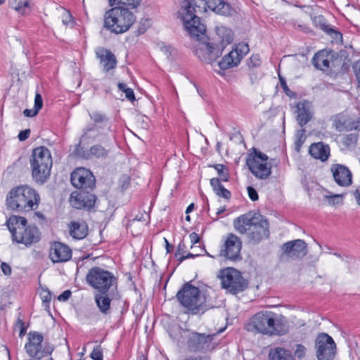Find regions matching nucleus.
Segmentation results:
<instances>
[{"label": "nucleus", "instance_id": "e433bc0d", "mask_svg": "<svg viewBox=\"0 0 360 360\" xmlns=\"http://www.w3.org/2000/svg\"><path fill=\"white\" fill-rule=\"evenodd\" d=\"M110 6L119 5L118 6H130L131 8H136L139 6L141 0H108Z\"/></svg>", "mask_w": 360, "mask_h": 360}, {"label": "nucleus", "instance_id": "a878e982", "mask_svg": "<svg viewBox=\"0 0 360 360\" xmlns=\"http://www.w3.org/2000/svg\"><path fill=\"white\" fill-rule=\"evenodd\" d=\"M297 122L301 127L306 125L313 117L311 105L307 101H302L297 104Z\"/></svg>", "mask_w": 360, "mask_h": 360}, {"label": "nucleus", "instance_id": "603ef678", "mask_svg": "<svg viewBox=\"0 0 360 360\" xmlns=\"http://www.w3.org/2000/svg\"><path fill=\"white\" fill-rule=\"evenodd\" d=\"M62 22L65 25H68L72 22V15L71 14L65 11L62 16Z\"/></svg>", "mask_w": 360, "mask_h": 360}, {"label": "nucleus", "instance_id": "864d4df0", "mask_svg": "<svg viewBox=\"0 0 360 360\" xmlns=\"http://www.w3.org/2000/svg\"><path fill=\"white\" fill-rule=\"evenodd\" d=\"M354 72L360 85V60L356 61L353 65Z\"/></svg>", "mask_w": 360, "mask_h": 360}, {"label": "nucleus", "instance_id": "7ed1b4c3", "mask_svg": "<svg viewBox=\"0 0 360 360\" xmlns=\"http://www.w3.org/2000/svg\"><path fill=\"white\" fill-rule=\"evenodd\" d=\"M39 201V195L28 186H18L11 189L6 198L8 208L18 212L35 210Z\"/></svg>", "mask_w": 360, "mask_h": 360}, {"label": "nucleus", "instance_id": "6e6d98bb", "mask_svg": "<svg viewBox=\"0 0 360 360\" xmlns=\"http://www.w3.org/2000/svg\"><path fill=\"white\" fill-rule=\"evenodd\" d=\"M1 269L2 272L6 276H9L12 273V269H11V266L6 262L1 263Z\"/></svg>", "mask_w": 360, "mask_h": 360}, {"label": "nucleus", "instance_id": "f704fd0d", "mask_svg": "<svg viewBox=\"0 0 360 360\" xmlns=\"http://www.w3.org/2000/svg\"><path fill=\"white\" fill-rule=\"evenodd\" d=\"M269 358L270 360H295L288 350L281 347L271 349Z\"/></svg>", "mask_w": 360, "mask_h": 360}, {"label": "nucleus", "instance_id": "2eb2a0df", "mask_svg": "<svg viewBox=\"0 0 360 360\" xmlns=\"http://www.w3.org/2000/svg\"><path fill=\"white\" fill-rule=\"evenodd\" d=\"M241 248L240 239L233 233H229L221 247L219 255L231 261L240 260L242 259Z\"/></svg>", "mask_w": 360, "mask_h": 360}, {"label": "nucleus", "instance_id": "de8ad7c7", "mask_svg": "<svg viewBox=\"0 0 360 360\" xmlns=\"http://www.w3.org/2000/svg\"><path fill=\"white\" fill-rule=\"evenodd\" d=\"M43 106V100L41 96L37 93L34 98V109L39 112Z\"/></svg>", "mask_w": 360, "mask_h": 360}, {"label": "nucleus", "instance_id": "a211bd4d", "mask_svg": "<svg viewBox=\"0 0 360 360\" xmlns=\"http://www.w3.org/2000/svg\"><path fill=\"white\" fill-rule=\"evenodd\" d=\"M282 257L291 259L303 258L307 254V243L300 239L293 240L285 243L282 247Z\"/></svg>", "mask_w": 360, "mask_h": 360}, {"label": "nucleus", "instance_id": "5fc2aeb1", "mask_svg": "<svg viewBox=\"0 0 360 360\" xmlns=\"http://www.w3.org/2000/svg\"><path fill=\"white\" fill-rule=\"evenodd\" d=\"M71 295L72 292L70 290H66L58 296V300L60 302H65L71 297Z\"/></svg>", "mask_w": 360, "mask_h": 360}, {"label": "nucleus", "instance_id": "b1692460", "mask_svg": "<svg viewBox=\"0 0 360 360\" xmlns=\"http://www.w3.org/2000/svg\"><path fill=\"white\" fill-rule=\"evenodd\" d=\"M120 297L117 290H110L107 292H99L95 295L94 300L99 311L103 314H108L110 311V303L115 297Z\"/></svg>", "mask_w": 360, "mask_h": 360}, {"label": "nucleus", "instance_id": "9b49d317", "mask_svg": "<svg viewBox=\"0 0 360 360\" xmlns=\"http://www.w3.org/2000/svg\"><path fill=\"white\" fill-rule=\"evenodd\" d=\"M27 339L25 349L30 358L41 360L44 357L51 355L54 350V347L52 345L42 344L44 337L38 332H30Z\"/></svg>", "mask_w": 360, "mask_h": 360}, {"label": "nucleus", "instance_id": "79ce46f5", "mask_svg": "<svg viewBox=\"0 0 360 360\" xmlns=\"http://www.w3.org/2000/svg\"><path fill=\"white\" fill-rule=\"evenodd\" d=\"M358 140V136L356 134H349L345 137L344 143L347 147H352L355 146Z\"/></svg>", "mask_w": 360, "mask_h": 360}, {"label": "nucleus", "instance_id": "9d476101", "mask_svg": "<svg viewBox=\"0 0 360 360\" xmlns=\"http://www.w3.org/2000/svg\"><path fill=\"white\" fill-rule=\"evenodd\" d=\"M190 35L196 40L195 54L202 62L211 64L221 56L222 53L220 51V48H218L214 42L210 43L207 41L205 32H203V37L200 35L198 37L193 34Z\"/></svg>", "mask_w": 360, "mask_h": 360}, {"label": "nucleus", "instance_id": "f8f14e48", "mask_svg": "<svg viewBox=\"0 0 360 360\" xmlns=\"http://www.w3.org/2000/svg\"><path fill=\"white\" fill-rule=\"evenodd\" d=\"M219 278L221 288L233 295L243 292L248 285V281L242 276L240 272L233 268L221 271Z\"/></svg>", "mask_w": 360, "mask_h": 360}, {"label": "nucleus", "instance_id": "58836bf2", "mask_svg": "<svg viewBox=\"0 0 360 360\" xmlns=\"http://www.w3.org/2000/svg\"><path fill=\"white\" fill-rule=\"evenodd\" d=\"M321 27L322 30L330 34L335 40H340L342 39V34L339 31L330 27L328 25L323 23L321 24Z\"/></svg>", "mask_w": 360, "mask_h": 360}, {"label": "nucleus", "instance_id": "1a4fd4ad", "mask_svg": "<svg viewBox=\"0 0 360 360\" xmlns=\"http://www.w3.org/2000/svg\"><path fill=\"white\" fill-rule=\"evenodd\" d=\"M252 150V153L247 158L246 165L257 179L266 180L271 174V165L267 162L269 158L265 153L256 148Z\"/></svg>", "mask_w": 360, "mask_h": 360}, {"label": "nucleus", "instance_id": "4468645a", "mask_svg": "<svg viewBox=\"0 0 360 360\" xmlns=\"http://www.w3.org/2000/svg\"><path fill=\"white\" fill-rule=\"evenodd\" d=\"M215 335L198 332L190 333L186 342L188 349L191 352H212L215 347L214 343L212 342Z\"/></svg>", "mask_w": 360, "mask_h": 360}, {"label": "nucleus", "instance_id": "69168bd1", "mask_svg": "<svg viewBox=\"0 0 360 360\" xmlns=\"http://www.w3.org/2000/svg\"><path fill=\"white\" fill-rule=\"evenodd\" d=\"M172 48L169 46L164 45L161 46V50L165 53L167 58H169L172 56Z\"/></svg>", "mask_w": 360, "mask_h": 360}, {"label": "nucleus", "instance_id": "6ab92c4d", "mask_svg": "<svg viewBox=\"0 0 360 360\" xmlns=\"http://www.w3.org/2000/svg\"><path fill=\"white\" fill-rule=\"evenodd\" d=\"M41 233L36 226H26L18 234H13V241L24 244L27 247L39 241Z\"/></svg>", "mask_w": 360, "mask_h": 360}, {"label": "nucleus", "instance_id": "4be33fe9", "mask_svg": "<svg viewBox=\"0 0 360 360\" xmlns=\"http://www.w3.org/2000/svg\"><path fill=\"white\" fill-rule=\"evenodd\" d=\"M96 58L99 60L103 70L105 72L115 69L117 66V59L114 53L107 49L99 47L96 51Z\"/></svg>", "mask_w": 360, "mask_h": 360}, {"label": "nucleus", "instance_id": "37998d69", "mask_svg": "<svg viewBox=\"0 0 360 360\" xmlns=\"http://www.w3.org/2000/svg\"><path fill=\"white\" fill-rule=\"evenodd\" d=\"M305 129H301L300 130L297 131L296 134L297 141L295 142L296 144V148L298 150L299 148L302 145V143L305 141Z\"/></svg>", "mask_w": 360, "mask_h": 360}, {"label": "nucleus", "instance_id": "c9c22d12", "mask_svg": "<svg viewBox=\"0 0 360 360\" xmlns=\"http://www.w3.org/2000/svg\"><path fill=\"white\" fill-rule=\"evenodd\" d=\"M30 0H12L10 1L11 7L21 15H25L31 11Z\"/></svg>", "mask_w": 360, "mask_h": 360}, {"label": "nucleus", "instance_id": "aec40b11", "mask_svg": "<svg viewBox=\"0 0 360 360\" xmlns=\"http://www.w3.org/2000/svg\"><path fill=\"white\" fill-rule=\"evenodd\" d=\"M49 258L53 263L65 262L72 257L71 249L60 242H53L50 247Z\"/></svg>", "mask_w": 360, "mask_h": 360}, {"label": "nucleus", "instance_id": "a18cd8bd", "mask_svg": "<svg viewBox=\"0 0 360 360\" xmlns=\"http://www.w3.org/2000/svg\"><path fill=\"white\" fill-rule=\"evenodd\" d=\"M261 59L259 55H252L248 61V65L249 68H257L260 66Z\"/></svg>", "mask_w": 360, "mask_h": 360}, {"label": "nucleus", "instance_id": "bb28decb", "mask_svg": "<svg viewBox=\"0 0 360 360\" xmlns=\"http://www.w3.org/2000/svg\"><path fill=\"white\" fill-rule=\"evenodd\" d=\"M215 30L219 41L214 43L218 48H220V51L222 53L224 48L228 44L232 43L233 40V32L231 29L224 25L217 26Z\"/></svg>", "mask_w": 360, "mask_h": 360}, {"label": "nucleus", "instance_id": "39448f33", "mask_svg": "<svg viewBox=\"0 0 360 360\" xmlns=\"http://www.w3.org/2000/svg\"><path fill=\"white\" fill-rule=\"evenodd\" d=\"M271 311H260L255 314L247 325V330L269 335H282L288 328L281 320L276 319Z\"/></svg>", "mask_w": 360, "mask_h": 360}, {"label": "nucleus", "instance_id": "ddd939ff", "mask_svg": "<svg viewBox=\"0 0 360 360\" xmlns=\"http://www.w3.org/2000/svg\"><path fill=\"white\" fill-rule=\"evenodd\" d=\"M314 350L317 360H334L337 354L336 343L328 334L321 333L315 339Z\"/></svg>", "mask_w": 360, "mask_h": 360}, {"label": "nucleus", "instance_id": "dca6fc26", "mask_svg": "<svg viewBox=\"0 0 360 360\" xmlns=\"http://www.w3.org/2000/svg\"><path fill=\"white\" fill-rule=\"evenodd\" d=\"M70 181L73 186L82 191H92L96 184L92 172L84 167L75 169L71 174Z\"/></svg>", "mask_w": 360, "mask_h": 360}, {"label": "nucleus", "instance_id": "cd10ccee", "mask_svg": "<svg viewBox=\"0 0 360 360\" xmlns=\"http://www.w3.org/2000/svg\"><path fill=\"white\" fill-rule=\"evenodd\" d=\"M335 126L338 131H342L360 130V120H354L352 117H346L344 116L338 117L335 120Z\"/></svg>", "mask_w": 360, "mask_h": 360}, {"label": "nucleus", "instance_id": "72a5a7b5", "mask_svg": "<svg viewBox=\"0 0 360 360\" xmlns=\"http://www.w3.org/2000/svg\"><path fill=\"white\" fill-rule=\"evenodd\" d=\"M210 185L212 186L214 192L219 197L229 200L231 197V192L224 188L221 184L219 179L212 178L210 179Z\"/></svg>", "mask_w": 360, "mask_h": 360}, {"label": "nucleus", "instance_id": "393cba45", "mask_svg": "<svg viewBox=\"0 0 360 360\" xmlns=\"http://www.w3.org/2000/svg\"><path fill=\"white\" fill-rule=\"evenodd\" d=\"M89 115L94 123L89 126V131L97 130L103 134L105 131H111V122L105 114L99 112H93Z\"/></svg>", "mask_w": 360, "mask_h": 360}, {"label": "nucleus", "instance_id": "c756f323", "mask_svg": "<svg viewBox=\"0 0 360 360\" xmlns=\"http://www.w3.org/2000/svg\"><path fill=\"white\" fill-rule=\"evenodd\" d=\"M309 152L313 158L323 162L327 160L330 155V148L328 145L319 142L311 144Z\"/></svg>", "mask_w": 360, "mask_h": 360}, {"label": "nucleus", "instance_id": "4d7b16f0", "mask_svg": "<svg viewBox=\"0 0 360 360\" xmlns=\"http://www.w3.org/2000/svg\"><path fill=\"white\" fill-rule=\"evenodd\" d=\"M30 134V129H25L21 131L18 134V139L20 141H23L28 139L29 136Z\"/></svg>", "mask_w": 360, "mask_h": 360}, {"label": "nucleus", "instance_id": "052dcab7", "mask_svg": "<svg viewBox=\"0 0 360 360\" xmlns=\"http://www.w3.org/2000/svg\"><path fill=\"white\" fill-rule=\"evenodd\" d=\"M344 195L343 194H335L330 196V202L332 205H335L339 203V199H342Z\"/></svg>", "mask_w": 360, "mask_h": 360}, {"label": "nucleus", "instance_id": "f03ea898", "mask_svg": "<svg viewBox=\"0 0 360 360\" xmlns=\"http://www.w3.org/2000/svg\"><path fill=\"white\" fill-rule=\"evenodd\" d=\"M176 297L180 304L193 314L204 313L214 305L200 289L190 283H185L178 291Z\"/></svg>", "mask_w": 360, "mask_h": 360}, {"label": "nucleus", "instance_id": "338daca9", "mask_svg": "<svg viewBox=\"0 0 360 360\" xmlns=\"http://www.w3.org/2000/svg\"><path fill=\"white\" fill-rule=\"evenodd\" d=\"M354 195L357 203L360 205V188H357L354 193Z\"/></svg>", "mask_w": 360, "mask_h": 360}, {"label": "nucleus", "instance_id": "e2e57ef3", "mask_svg": "<svg viewBox=\"0 0 360 360\" xmlns=\"http://www.w3.org/2000/svg\"><path fill=\"white\" fill-rule=\"evenodd\" d=\"M37 113H38V112L36 111V110H34V108L33 109H25L23 111V115L25 117H32L35 116L36 115H37Z\"/></svg>", "mask_w": 360, "mask_h": 360}, {"label": "nucleus", "instance_id": "a19ab883", "mask_svg": "<svg viewBox=\"0 0 360 360\" xmlns=\"http://www.w3.org/2000/svg\"><path fill=\"white\" fill-rule=\"evenodd\" d=\"M88 130H89V126L86 127L84 129V133H83L82 137L86 138V139H96L100 136L103 135L102 132H99L97 130H94L92 131H89Z\"/></svg>", "mask_w": 360, "mask_h": 360}, {"label": "nucleus", "instance_id": "3c124183", "mask_svg": "<svg viewBox=\"0 0 360 360\" xmlns=\"http://www.w3.org/2000/svg\"><path fill=\"white\" fill-rule=\"evenodd\" d=\"M279 81L281 83V86L283 90L284 91V92L285 93V94L288 96H290V93H291V91L288 88L285 79L283 77H282L281 75H279Z\"/></svg>", "mask_w": 360, "mask_h": 360}, {"label": "nucleus", "instance_id": "09e8293b", "mask_svg": "<svg viewBox=\"0 0 360 360\" xmlns=\"http://www.w3.org/2000/svg\"><path fill=\"white\" fill-rule=\"evenodd\" d=\"M305 353H306V347L304 345L299 344L296 346V349L295 351V355L297 358L302 359V357L304 356Z\"/></svg>", "mask_w": 360, "mask_h": 360}, {"label": "nucleus", "instance_id": "0eeeda50", "mask_svg": "<svg viewBox=\"0 0 360 360\" xmlns=\"http://www.w3.org/2000/svg\"><path fill=\"white\" fill-rule=\"evenodd\" d=\"M32 176L39 184H44L50 176L52 167V158L49 150L40 146L33 149L30 158Z\"/></svg>", "mask_w": 360, "mask_h": 360}, {"label": "nucleus", "instance_id": "ea45409f", "mask_svg": "<svg viewBox=\"0 0 360 360\" xmlns=\"http://www.w3.org/2000/svg\"><path fill=\"white\" fill-rule=\"evenodd\" d=\"M41 299L43 302V306L45 309H49L51 300V294L49 290H42L40 293Z\"/></svg>", "mask_w": 360, "mask_h": 360}, {"label": "nucleus", "instance_id": "774afa93", "mask_svg": "<svg viewBox=\"0 0 360 360\" xmlns=\"http://www.w3.org/2000/svg\"><path fill=\"white\" fill-rule=\"evenodd\" d=\"M184 360H205V358H203L201 356H191L184 359Z\"/></svg>", "mask_w": 360, "mask_h": 360}, {"label": "nucleus", "instance_id": "0e129e2a", "mask_svg": "<svg viewBox=\"0 0 360 360\" xmlns=\"http://www.w3.org/2000/svg\"><path fill=\"white\" fill-rule=\"evenodd\" d=\"M189 237H190L191 242L193 244V245L198 243L200 240V237H199L198 234H197L195 232L191 233L190 234Z\"/></svg>", "mask_w": 360, "mask_h": 360}, {"label": "nucleus", "instance_id": "49530a36", "mask_svg": "<svg viewBox=\"0 0 360 360\" xmlns=\"http://www.w3.org/2000/svg\"><path fill=\"white\" fill-rule=\"evenodd\" d=\"M91 357L94 360H103V350L101 346H96L93 349L92 352L91 353Z\"/></svg>", "mask_w": 360, "mask_h": 360}, {"label": "nucleus", "instance_id": "7c9ffc66", "mask_svg": "<svg viewBox=\"0 0 360 360\" xmlns=\"http://www.w3.org/2000/svg\"><path fill=\"white\" fill-rule=\"evenodd\" d=\"M241 60V56L236 51H231L225 55L219 62L218 65L220 69L227 70L237 66Z\"/></svg>", "mask_w": 360, "mask_h": 360}, {"label": "nucleus", "instance_id": "c85d7f7f", "mask_svg": "<svg viewBox=\"0 0 360 360\" xmlns=\"http://www.w3.org/2000/svg\"><path fill=\"white\" fill-rule=\"evenodd\" d=\"M110 149L108 145L95 144L90 147L82 157L85 159L96 158L97 159H106L108 157Z\"/></svg>", "mask_w": 360, "mask_h": 360}, {"label": "nucleus", "instance_id": "6e6552de", "mask_svg": "<svg viewBox=\"0 0 360 360\" xmlns=\"http://www.w3.org/2000/svg\"><path fill=\"white\" fill-rule=\"evenodd\" d=\"M86 281L98 292H107L111 288L117 290V282L115 275L99 266H94L89 270Z\"/></svg>", "mask_w": 360, "mask_h": 360}, {"label": "nucleus", "instance_id": "4c0bfd02", "mask_svg": "<svg viewBox=\"0 0 360 360\" xmlns=\"http://www.w3.org/2000/svg\"><path fill=\"white\" fill-rule=\"evenodd\" d=\"M217 172L220 181H228L229 179V169L222 164H216L212 166Z\"/></svg>", "mask_w": 360, "mask_h": 360}, {"label": "nucleus", "instance_id": "c03bdc74", "mask_svg": "<svg viewBox=\"0 0 360 360\" xmlns=\"http://www.w3.org/2000/svg\"><path fill=\"white\" fill-rule=\"evenodd\" d=\"M233 51H236L240 55L242 59L249 52L250 49L248 44L241 43Z\"/></svg>", "mask_w": 360, "mask_h": 360}, {"label": "nucleus", "instance_id": "f257e3e1", "mask_svg": "<svg viewBox=\"0 0 360 360\" xmlns=\"http://www.w3.org/2000/svg\"><path fill=\"white\" fill-rule=\"evenodd\" d=\"M207 9L224 16H231L235 13V10L225 0H181L178 17L189 34L203 37V32H206L205 26L200 22L197 13H204Z\"/></svg>", "mask_w": 360, "mask_h": 360}, {"label": "nucleus", "instance_id": "13d9d810", "mask_svg": "<svg viewBox=\"0 0 360 360\" xmlns=\"http://www.w3.org/2000/svg\"><path fill=\"white\" fill-rule=\"evenodd\" d=\"M186 248V245L184 243L181 242L177 247V250L176 251L175 255L177 257L178 255H184L183 254L185 252V250Z\"/></svg>", "mask_w": 360, "mask_h": 360}, {"label": "nucleus", "instance_id": "423d86ee", "mask_svg": "<svg viewBox=\"0 0 360 360\" xmlns=\"http://www.w3.org/2000/svg\"><path fill=\"white\" fill-rule=\"evenodd\" d=\"M136 16L128 8L115 6L104 15V27L115 34H122L132 26Z\"/></svg>", "mask_w": 360, "mask_h": 360}, {"label": "nucleus", "instance_id": "412c9836", "mask_svg": "<svg viewBox=\"0 0 360 360\" xmlns=\"http://www.w3.org/2000/svg\"><path fill=\"white\" fill-rule=\"evenodd\" d=\"M89 190L82 191L80 193H72L70 195V203L76 209H90L95 205L96 197L90 193Z\"/></svg>", "mask_w": 360, "mask_h": 360}, {"label": "nucleus", "instance_id": "473e14b6", "mask_svg": "<svg viewBox=\"0 0 360 360\" xmlns=\"http://www.w3.org/2000/svg\"><path fill=\"white\" fill-rule=\"evenodd\" d=\"M70 234L75 239L84 238L88 233L87 224L82 221H72L69 225Z\"/></svg>", "mask_w": 360, "mask_h": 360}, {"label": "nucleus", "instance_id": "2f4dec72", "mask_svg": "<svg viewBox=\"0 0 360 360\" xmlns=\"http://www.w3.org/2000/svg\"><path fill=\"white\" fill-rule=\"evenodd\" d=\"M27 222V219L23 217L12 215L9 217L6 224L12 235V239H13V234H18V231H22L26 226Z\"/></svg>", "mask_w": 360, "mask_h": 360}, {"label": "nucleus", "instance_id": "5701e85b", "mask_svg": "<svg viewBox=\"0 0 360 360\" xmlns=\"http://www.w3.org/2000/svg\"><path fill=\"white\" fill-rule=\"evenodd\" d=\"M335 181L340 186H348L352 182V175L350 170L345 165H333L331 167Z\"/></svg>", "mask_w": 360, "mask_h": 360}, {"label": "nucleus", "instance_id": "bf43d9fd", "mask_svg": "<svg viewBox=\"0 0 360 360\" xmlns=\"http://www.w3.org/2000/svg\"><path fill=\"white\" fill-rule=\"evenodd\" d=\"M200 255H202V254H201V253H198V254L188 253V254H187L186 255H181V256L178 259V260L179 261V262H182L184 260H185V259H189V258H195V257H198V256H200Z\"/></svg>", "mask_w": 360, "mask_h": 360}, {"label": "nucleus", "instance_id": "680f3d73", "mask_svg": "<svg viewBox=\"0 0 360 360\" xmlns=\"http://www.w3.org/2000/svg\"><path fill=\"white\" fill-rule=\"evenodd\" d=\"M125 97L130 101L135 100L134 93L132 89L129 88L125 91Z\"/></svg>", "mask_w": 360, "mask_h": 360}, {"label": "nucleus", "instance_id": "f3484780", "mask_svg": "<svg viewBox=\"0 0 360 360\" xmlns=\"http://www.w3.org/2000/svg\"><path fill=\"white\" fill-rule=\"evenodd\" d=\"M340 61L337 53L333 51L321 50L312 58L311 63L318 70L326 72L337 66V63Z\"/></svg>", "mask_w": 360, "mask_h": 360}, {"label": "nucleus", "instance_id": "8fccbe9b", "mask_svg": "<svg viewBox=\"0 0 360 360\" xmlns=\"http://www.w3.org/2000/svg\"><path fill=\"white\" fill-rule=\"evenodd\" d=\"M247 191H248V193L249 198L252 201H256V200H257L259 199V196H258L257 192V191L253 187L248 186L247 188Z\"/></svg>", "mask_w": 360, "mask_h": 360}, {"label": "nucleus", "instance_id": "20e7f679", "mask_svg": "<svg viewBox=\"0 0 360 360\" xmlns=\"http://www.w3.org/2000/svg\"><path fill=\"white\" fill-rule=\"evenodd\" d=\"M236 229L242 234H247L252 243H258L269 235L267 220L243 214L234 221Z\"/></svg>", "mask_w": 360, "mask_h": 360}]
</instances>
